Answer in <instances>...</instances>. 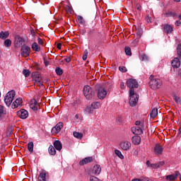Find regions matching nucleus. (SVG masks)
<instances>
[{"label": "nucleus", "instance_id": "obj_1", "mask_svg": "<svg viewBox=\"0 0 181 181\" xmlns=\"http://www.w3.org/2000/svg\"><path fill=\"white\" fill-rule=\"evenodd\" d=\"M149 86L152 90H158L162 86V81L159 78H155L153 75L150 76Z\"/></svg>", "mask_w": 181, "mask_h": 181}, {"label": "nucleus", "instance_id": "obj_2", "mask_svg": "<svg viewBox=\"0 0 181 181\" xmlns=\"http://www.w3.org/2000/svg\"><path fill=\"white\" fill-rule=\"evenodd\" d=\"M95 90L99 100H104L107 97V90L103 86L96 85Z\"/></svg>", "mask_w": 181, "mask_h": 181}, {"label": "nucleus", "instance_id": "obj_3", "mask_svg": "<svg viewBox=\"0 0 181 181\" xmlns=\"http://www.w3.org/2000/svg\"><path fill=\"white\" fill-rule=\"evenodd\" d=\"M83 91V95L86 97V100H92L93 97H94V95L95 94L94 90H93L90 86H85Z\"/></svg>", "mask_w": 181, "mask_h": 181}, {"label": "nucleus", "instance_id": "obj_4", "mask_svg": "<svg viewBox=\"0 0 181 181\" xmlns=\"http://www.w3.org/2000/svg\"><path fill=\"white\" fill-rule=\"evenodd\" d=\"M16 95V93H15V90H11L6 93L4 98V102L7 107H11V104H12V101H13V98H15Z\"/></svg>", "mask_w": 181, "mask_h": 181}, {"label": "nucleus", "instance_id": "obj_5", "mask_svg": "<svg viewBox=\"0 0 181 181\" xmlns=\"http://www.w3.org/2000/svg\"><path fill=\"white\" fill-rule=\"evenodd\" d=\"M129 104L131 107H135L136 105V103H138V100L139 98V95L138 94L135 93L134 90H129Z\"/></svg>", "mask_w": 181, "mask_h": 181}, {"label": "nucleus", "instance_id": "obj_6", "mask_svg": "<svg viewBox=\"0 0 181 181\" xmlns=\"http://www.w3.org/2000/svg\"><path fill=\"white\" fill-rule=\"evenodd\" d=\"M127 86L130 90H134V88H138L139 84L136 79L130 78L127 81Z\"/></svg>", "mask_w": 181, "mask_h": 181}, {"label": "nucleus", "instance_id": "obj_7", "mask_svg": "<svg viewBox=\"0 0 181 181\" xmlns=\"http://www.w3.org/2000/svg\"><path fill=\"white\" fill-rule=\"evenodd\" d=\"M21 56L28 57L30 54V48L27 45H23L21 49Z\"/></svg>", "mask_w": 181, "mask_h": 181}, {"label": "nucleus", "instance_id": "obj_8", "mask_svg": "<svg viewBox=\"0 0 181 181\" xmlns=\"http://www.w3.org/2000/svg\"><path fill=\"white\" fill-rule=\"evenodd\" d=\"M62 128H63V122H59L52 129V135H57V134L62 131Z\"/></svg>", "mask_w": 181, "mask_h": 181}, {"label": "nucleus", "instance_id": "obj_9", "mask_svg": "<svg viewBox=\"0 0 181 181\" xmlns=\"http://www.w3.org/2000/svg\"><path fill=\"white\" fill-rule=\"evenodd\" d=\"M30 108L33 111H37V110H40V105L35 99H32L30 103Z\"/></svg>", "mask_w": 181, "mask_h": 181}, {"label": "nucleus", "instance_id": "obj_10", "mask_svg": "<svg viewBox=\"0 0 181 181\" xmlns=\"http://www.w3.org/2000/svg\"><path fill=\"white\" fill-rule=\"evenodd\" d=\"M17 115L19 118H21V119H26V118L29 117V113L28 112V110L21 109L17 112Z\"/></svg>", "mask_w": 181, "mask_h": 181}, {"label": "nucleus", "instance_id": "obj_11", "mask_svg": "<svg viewBox=\"0 0 181 181\" xmlns=\"http://www.w3.org/2000/svg\"><path fill=\"white\" fill-rule=\"evenodd\" d=\"M154 153L157 155V156H161L163 153V148L162 146L156 144L154 146Z\"/></svg>", "mask_w": 181, "mask_h": 181}, {"label": "nucleus", "instance_id": "obj_12", "mask_svg": "<svg viewBox=\"0 0 181 181\" xmlns=\"http://www.w3.org/2000/svg\"><path fill=\"white\" fill-rule=\"evenodd\" d=\"M94 161V158L93 157H86L79 161L80 166H84V165H87V163H91V162Z\"/></svg>", "mask_w": 181, "mask_h": 181}, {"label": "nucleus", "instance_id": "obj_13", "mask_svg": "<svg viewBox=\"0 0 181 181\" xmlns=\"http://www.w3.org/2000/svg\"><path fill=\"white\" fill-rule=\"evenodd\" d=\"M180 58L175 57L171 62V65L173 69H179V67H180Z\"/></svg>", "mask_w": 181, "mask_h": 181}, {"label": "nucleus", "instance_id": "obj_14", "mask_svg": "<svg viewBox=\"0 0 181 181\" xmlns=\"http://www.w3.org/2000/svg\"><path fill=\"white\" fill-rule=\"evenodd\" d=\"M179 175H180V172L175 171V174L167 175L165 177V179L168 181H175L176 179H177V176H179Z\"/></svg>", "mask_w": 181, "mask_h": 181}, {"label": "nucleus", "instance_id": "obj_15", "mask_svg": "<svg viewBox=\"0 0 181 181\" xmlns=\"http://www.w3.org/2000/svg\"><path fill=\"white\" fill-rule=\"evenodd\" d=\"M22 103H23L22 98H18L12 103L11 107L13 108V110H15L18 107H21V105H22Z\"/></svg>", "mask_w": 181, "mask_h": 181}, {"label": "nucleus", "instance_id": "obj_16", "mask_svg": "<svg viewBox=\"0 0 181 181\" xmlns=\"http://www.w3.org/2000/svg\"><path fill=\"white\" fill-rule=\"evenodd\" d=\"M132 132L134 134V135H141L144 134V131H142V128L139 126H136L132 128Z\"/></svg>", "mask_w": 181, "mask_h": 181}, {"label": "nucleus", "instance_id": "obj_17", "mask_svg": "<svg viewBox=\"0 0 181 181\" xmlns=\"http://www.w3.org/2000/svg\"><path fill=\"white\" fill-rule=\"evenodd\" d=\"M120 148L123 149V151H129L131 148V142L129 141H122L120 143Z\"/></svg>", "mask_w": 181, "mask_h": 181}, {"label": "nucleus", "instance_id": "obj_18", "mask_svg": "<svg viewBox=\"0 0 181 181\" xmlns=\"http://www.w3.org/2000/svg\"><path fill=\"white\" fill-rule=\"evenodd\" d=\"M163 32L164 33H172L173 32V27L169 24H165L163 26Z\"/></svg>", "mask_w": 181, "mask_h": 181}, {"label": "nucleus", "instance_id": "obj_19", "mask_svg": "<svg viewBox=\"0 0 181 181\" xmlns=\"http://www.w3.org/2000/svg\"><path fill=\"white\" fill-rule=\"evenodd\" d=\"M53 146L54 148H55V149H57V151H59V152L60 151H62V149H63V145L62 144V142L59 140L54 141L53 143Z\"/></svg>", "mask_w": 181, "mask_h": 181}, {"label": "nucleus", "instance_id": "obj_20", "mask_svg": "<svg viewBox=\"0 0 181 181\" xmlns=\"http://www.w3.org/2000/svg\"><path fill=\"white\" fill-rule=\"evenodd\" d=\"M132 141L134 145H139V144H141V136L135 134V136L132 137Z\"/></svg>", "mask_w": 181, "mask_h": 181}, {"label": "nucleus", "instance_id": "obj_21", "mask_svg": "<svg viewBox=\"0 0 181 181\" xmlns=\"http://www.w3.org/2000/svg\"><path fill=\"white\" fill-rule=\"evenodd\" d=\"M93 172L94 175H100L101 173V165L98 164L94 165Z\"/></svg>", "mask_w": 181, "mask_h": 181}, {"label": "nucleus", "instance_id": "obj_22", "mask_svg": "<svg viewBox=\"0 0 181 181\" xmlns=\"http://www.w3.org/2000/svg\"><path fill=\"white\" fill-rule=\"evenodd\" d=\"M165 18H177V13L173 11H168L164 14Z\"/></svg>", "mask_w": 181, "mask_h": 181}, {"label": "nucleus", "instance_id": "obj_23", "mask_svg": "<svg viewBox=\"0 0 181 181\" xmlns=\"http://www.w3.org/2000/svg\"><path fill=\"white\" fill-rule=\"evenodd\" d=\"M38 180L39 181H46V171L42 170L39 176H38Z\"/></svg>", "mask_w": 181, "mask_h": 181}, {"label": "nucleus", "instance_id": "obj_24", "mask_svg": "<svg viewBox=\"0 0 181 181\" xmlns=\"http://www.w3.org/2000/svg\"><path fill=\"white\" fill-rule=\"evenodd\" d=\"M151 118H156L158 117V108L154 107L151 110V112L150 113Z\"/></svg>", "mask_w": 181, "mask_h": 181}, {"label": "nucleus", "instance_id": "obj_25", "mask_svg": "<svg viewBox=\"0 0 181 181\" xmlns=\"http://www.w3.org/2000/svg\"><path fill=\"white\" fill-rule=\"evenodd\" d=\"M48 152L52 156H54L56 155V148L53 145H50L48 148Z\"/></svg>", "mask_w": 181, "mask_h": 181}, {"label": "nucleus", "instance_id": "obj_26", "mask_svg": "<svg viewBox=\"0 0 181 181\" xmlns=\"http://www.w3.org/2000/svg\"><path fill=\"white\" fill-rule=\"evenodd\" d=\"M8 36H9V31H1L0 33V39L3 40H5Z\"/></svg>", "mask_w": 181, "mask_h": 181}, {"label": "nucleus", "instance_id": "obj_27", "mask_svg": "<svg viewBox=\"0 0 181 181\" xmlns=\"http://www.w3.org/2000/svg\"><path fill=\"white\" fill-rule=\"evenodd\" d=\"M31 49H33L34 52H40V46L37 45V42H34L32 45Z\"/></svg>", "mask_w": 181, "mask_h": 181}, {"label": "nucleus", "instance_id": "obj_28", "mask_svg": "<svg viewBox=\"0 0 181 181\" xmlns=\"http://www.w3.org/2000/svg\"><path fill=\"white\" fill-rule=\"evenodd\" d=\"M90 105L93 108V110H98V108L101 107V103L100 102H93L91 103Z\"/></svg>", "mask_w": 181, "mask_h": 181}, {"label": "nucleus", "instance_id": "obj_29", "mask_svg": "<svg viewBox=\"0 0 181 181\" xmlns=\"http://www.w3.org/2000/svg\"><path fill=\"white\" fill-rule=\"evenodd\" d=\"M16 45H22L23 43V38H22L21 36L17 35L15 38Z\"/></svg>", "mask_w": 181, "mask_h": 181}, {"label": "nucleus", "instance_id": "obj_30", "mask_svg": "<svg viewBox=\"0 0 181 181\" xmlns=\"http://www.w3.org/2000/svg\"><path fill=\"white\" fill-rule=\"evenodd\" d=\"M35 74V78L34 79L35 83L34 84H36V83H38V81H42V76H40V74L36 73Z\"/></svg>", "mask_w": 181, "mask_h": 181}, {"label": "nucleus", "instance_id": "obj_31", "mask_svg": "<svg viewBox=\"0 0 181 181\" xmlns=\"http://www.w3.org/2000/svg\"><path fill=\"white\" fill-rule=\"evenodd\" d=\"M94 109L91 107V105L86 107V108L85 109V112H86L87 114H93Z\"/></svg>", "mask_w": 181, "mask_h": 181}, {"label": "nucleus", "instance_id": "obj_32", "mask_svg": "<svg viewBox=\"0 0 181 181\" xmlns=\"http://www.w3.org/2000/svg\"><path fill=\"white\" fill-rule=\"evenodd\" d=\"M33 141H30L28 143V149L29 151V152H30V153H32L33 152Z\"/></svg>", "mask_w": 181, "mask_h": 181}, {"label": "nucleus", "instance_id": "obj_33", "mask_svg": "<svg viewBox=\"0 0 181 181\" xmlns=\"http://www.w3.org/2000/svg\"><path fill=\"white\" fill-rule=\"evenodd\" d=\"M124 52L127 56H132V52H131V47H126L124 48Z\"/></svg>", "mask_w": 181, "mask_h": 181}, {"label": "nucleus", "instance_id": "obj_34", "mask_svg": "<svg viewBox=\"0 0 181 181\" xmlns=\"http://www.w3.org/2000/svg\"><path fill=\"white\" fill-rule=\"evenodd\" d=\"M74 136L75 138H77L78 139H81V138H83V134L78 133L77 132H74Z\"/></svg>", "mask_w": 181, "mask_h": 181}, {"label": "nucleus", "instance_id": "obj_35", "mask_svg": "<svg viewBox=\"0 0 181 181\" xmlns=\"http://www.w3.org/2000/svg\"><path fill=\"white\" fill-rule=\"evenodd\" d=\"M12 45V41H11V40L7 39L4 41V46H6V47H11Z\"/></svg>", "mask_w": 181, "mask_h": 181}, {"label": "nucleus", "instance_id": "obj_36", "mask_svg": "<svg viewBox=\"0 0 181 181\" xmlns=\"http://www.w3.org/2000/svg\"><path fill=\"white\" fill-rule=\"evenodd\" d=\"M115 155H117V156H118L120 159H124V155H122V153H121V151H119V150L115 151Z\"/></svg>", "mask_w": 181, "mask_h": 181}, {"label": "nucleus", "instance_id": "obj_37", "mask_svg": "<svg viewBox=\"0 0 181 181\" xmlns=\"http://www.w3.org/2000/svg\"><path fill=\"white\" fill-rule=\"evenodd\" d=\"M78 21L81 25H84L86 23V21H84V18H83V16H78Z\"/></svg>", "mask_w": 181, "mask_h": 181}, {"label": "nucleus", "instance_id": "obj_38", "mask_svg": "<svg viewBox=\"0 0 181 181\" xmlns=\"http://www.w3.org/2000/svg\"><path fill=\"white\" fill-rule=\"evenodd\" d=\"M173 100L175 101V103L177 104H181V99L180 97L177 96V95H174L173 96Z\"/></svg>", "mask_w": 181, "mask_h": 181}, {"label": "nucleus", "instance_id": "obj_39", "mask_svg": "<svg viewBox=\"0 0 181 181\" xmlns=\"http://www.w3.org/2000/svg\"><path fill=\"white\" fill-rule=\"evenodd\" d=\"M23 74L25 76V77H29V76H30V71L28 69H24L23 71Z\"/></svg>", "mask_w": 181, "mask_h": 181}, {"label": "nucleus", "instance_id": "obj_40", "mask_svg": "<svg viewBox=\"0 0 181 181\" xmlns=\"http://www.w3.org/2000/svg\"><path fill=\"white\" fill-rule=\"evenodd\" d=\"M55 71L57 76H62V74H63V69H62L61 68H56Z\"/></svg>", "mask_w": 181, "mask_h": 181}, {"label": "nucleus", "instance_id": "obj_41", "mask_svg": "<svg viewBox=\"0 0 181 181\" xmlns=\"http://www.w3.org/2000/svg\"><path fill=\"white\" fill-rule=\"evenodd\" d=\"M140 59L141 60H142L143 62H146L148 61V56H146V54H143L140 56Z\"/></svg>", "mask_w": 181, "mask_h": 181}, {"label": "nucleus", "instance_id": "obj_42", "mask_svg": "<svg viewBox=\"0 0 181 181\" xmlns=\"http://www.w3.org/2000/svg\"><path fill=\"white\" fill-rule=\"evenodd\" d=\"M4 114H5V110H4V106L0 105V118H1V117H4Z\"/></svg>", "mask_w": 181, "mask_h": 181}, {"label": "nucleus", "instance_id": "obj_43", "mask_svg": "<svg viewBox=\"0 0 181 181\" xmlns=\"http://www.w3.org/2000/svg\"><path fill=\"white\" fill-rule=\"evenodd\" d=\"M87 57H88V52L87 50L84 51V54L82 57L83 60H87Z\"/></svg>", "mask_w": 181, "mask_h": 181}, {"label": "nucleus", "instance_id": "obj_44", "mask_svg": "<svg viewBox=\"0 0 181 181\" xmlns=\"http://www.w3.org/2000/svg\"><path fill=\"white\" fill-rule=\"evenodd\" d=\"M150 166L152 169H159V165L158 163L151 164Z\"/></svg>", "mask_w": 181, "mask_h": 181}, {"label": "nucleus", "instance_id": "obj_45", "mask_svg": "<svg viewBox=\"0 0 181 181\" xmlns=\"http://www.w3.org/2000/svg\"><path fill=\"white\" fill-rule=\"evenodd\" d=\"M145 21H146L147 23H149L152 22V18L149 17V15H147L145 18Z\"/></svg>", "mask_w": 181, "mask_h": 181}, {"label": "nucleus", "instance_id": "obj_46", "mask_svg": "<svg viewBox=\"0 0 181 181\" xmlns=\"http://www.w3.org/2000/svg\"><path fill=\"white\" fill-rule=\"evenodd\" d=\"M119 71H122V73H126L127 71V67L125 66H119Z\"/></svg>", "mask_w": 181, "mask_h": 181}, {"label": "nucleus", "instance_id": "obj_47", "mask_svg": "<svg viewBox=\"0 0 181 181\" xmlns=\"http://www.w3.org/2000/svg\"><path fill=\"white\" fill-rule=\"evenodd\" d=\"M95 33V29L92 28L88 31V35H94Z\"/></svg>", "mask_w": 181, "mask_h": 181}, {"label": "nucleus", "instance_id": "obj_48", "mask_svg": "<svg viewBox=\"0 0 181 181\" xmlns=\"http://www.w3.org/2000/svg\"><path fill=\"white\" fill-rule=\"evenodd\" d=\"M90 181H100V180L97 177L90 176Z\"/></svg>", "mask_w": 181, "mask_h": 181}, {"label": "nucleus", "instance_id": "obj_49", "mask_svg": "<svg viewBox=\"0 0 181 181\" xmlns=\"http://www.w3.org/2000/svg\"><path fill=\"white\" fill-rule=\"evenodd\" d=\"M136 8L137 11H142V6L139 4H137L136 5Z\"/></svg>", "mask_w": 181, "mask_h": 181}, {"label": "nucleus", "instance_id": "obj_50", "mask_svg": "<svg viewBox=\"0 0 181 181\" xmlns=\"http://www.w3.org/2000/svg\"><path fill=\"white\" fill-rule=\"evenodd\" d=\"M136 45H138V40H134L132 42V46L135 47V46H136Z\"/></svg>", "mask_w": 181, "mask_h": 181}, {"label": "nucleus", "instance_id": "obj_51", "mask_svg": "<svg viewBox=\"0 0 181 181\" xmlns=\"http://www.w3.org/2000/svg\"><path fill=\"white\" fill-rule=\"evenodd\" d=\"M120 88H121V90L125 89V84L124 83V82L120 83Z\"/></svg>", "mask_w": 181, "mask_h": 181}, {"label": "nucleus", "instance_id": "obj_52", "mask_svg": "<svg viewBox=\"0 0 181 181\" xmlns=\"http://www.w3.org/2000/svg\"><path fill=\"white\" fill-rule=\"evenodd\" d=\"M37 42L39 45H43V40H42V38L39 37L37 38Z\"/></svg>", "mask_w": 181, "mask_h": 181}, {"label": "nucleus", "instance_id": "obj_53", "mask_svg": "<svg viewBox=\"0 0 181 181\" xmlns=\"http://www.w3.org/2000/svg\"><path fill=\"white\" fill-rule=\"evenodd\" d=\"M157 165H158L159 168H160V166H163V165H165V161H160L158 163H157Z\"/></svg>", "mask_w": 181, "mask_h": 181}, {"label": "nucleus", "instance_id": "obj_54", "mask_svg": "<svg viewBox=\"0 0 181 181\" xmlns=\"http://www.w3.org/2000/svg\"><path fill=\"white\" fill-rule=\"evenodd\" d=\"M64 60L66 63H70V62H71V59L70 57H66Z\"/></svg>", "mask_w": 181, "mask_h": 181}, {"label": "nucleus", "instance_id": "obj_55", "mask_svg": "<svg viewBox=\"0 0 181 181\" xmlns=\"http://www.w3.org/2000/svg\"><path fill=\"white\" fill-rule=\"evenodd\" d=\"M57 47L59 50H61L62 49V43H58L57 45Z\"/></svg>", "mask_w": 181, "mask_h": 181}, {"label": "nucleus", "instance_id": "obj_56", "mask_svg": "<svg viewBox=\"0 0 181 181\" xmlns=\"http://www.w3.org/2000/svg\"><path fill=\"white\" fill-rule=\"evenodd\" d=\"M35 84H37V86H39V87H41V86H43V83H42L41 81H38V82L35 83Z\"/></svg>", "mask_w": 181, "mask_h": 181}, {"label": "nucleus", "instance_id": "obj_57", "mask_svg": "<svg viewBox=\"0 0 181 181\" xmlns=\"http://www.w3.org/2000/svg\"><path fill=\"white\" fill-rule=\"evenodd\" d=\"M180 24H181V23H180V21H175V25H176V26H180Z\"/></svg>", "mask_w": 181, "mask_h": 181}, {"label": "nucleus", "instance_id": "obj_58", "mask_svg": "<svg viewBox=\"0 0 181 181\" xmlns=\"http://www.w3.org/2000/svg\"><path fill=\"white\" fill-rule=\"evenodd\" d=\"M135 125H136V127H139V125H141V121H136Z\"/></svg>", "mask_w": 181, "mask_h": 181}, {"label": "nucleus", "instance_id": "obj_59", "mask_svg": "<svg viewBox=\"0 0 181 181\" xmlns=\"http://www.w3.org/2000/svg\"><path fill=\"white\" fill-rule=\"evenodd\" d=\"M146 165H147V166H149V165H151V161L147 160L146 161Z\"/></svg>", "mask_w": 181, "mask_h": 181}, {"label": "nucleus", "instance_id": "obj_60", "mask_svg": "<svg viewBox=\"0 0 181 181\" xmlns=\"http://www.w3.org/2000/svg\"><path fill=\"white\" fill-rule=\"evenodd\" d=\"M136 35H137V36L139 37H141V35H142L140 32H138L137 33H136Z\"/></svg>", "mask_w": 181, "mask_h": 181}, {"label": "nucleus", "instance_id": "obj_61", "mask_svg": "<svg viewBox=\"0 0 181 181\" xmlns=\"http://www.w3.org/2000/svg\"><path fill=\"white\" fill-rule=\"evenodd\" d=\"M31 35H33V36H35L36 33L33 30H31Z\"/></svg>", "mask_w": 181, "mask_h": 181}, {"label": "nucleus", "instance_id": "obj_62", "mask_svg": "<svg viewBox=\"0 0 181 181\" xmlns=\"http://www.w3.org/2000/svg\"><path fill=\"white\" fill-rule=\"evenodd\" d=\"M132 181H142V180L139 179H134V180H132Z\"/></svg>", "mask_w": 181, "mask_h": 181}, {"label": "nucleus", "instance_id": "obj_63", "mask_svg": "<svg viewBox=\"0 0 181 181\" xmlns=\"http://www.w3.org/2000/svg\"><path fill=\"white\" fill-rule=\"evenodd\" d=\"M177 176H179L180 180H181V175H180H180H178Z\"/></svg>", "mask_w": 181, "mask_h": 181}, {"label": "nucleus", "instance_id": "obj_64", "mask_svg": "<svg viewBox=\"0 0 181 181\" xmlns=\"http://www.w3.org/2000/svg\"><path fill=\"white\" fill-rule=\"evenodd\" d=\"M178 19H180V21H181V14L178 16Z\"/></svg>", "mask_w": 181, "mask_h": 181}]
</instances>
